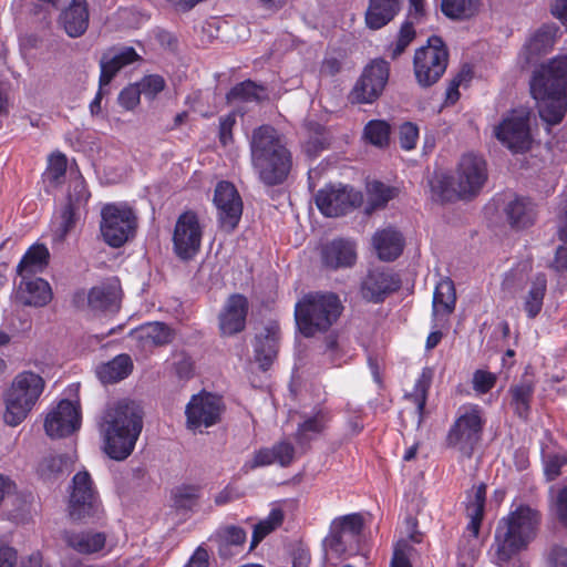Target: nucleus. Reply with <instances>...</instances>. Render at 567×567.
Returning <instances> with one entry per match:
<instances>
[{
    "instance_id": "f257e3e1",
    "label": "nucleus",
    "mask_w": 567,
    "mask_h": 567,
    "mask_svg": "<svg viewBox=\"0 0 567 567\" xmlns=\"http://www.w3.org/2000/svg\"><path fill=\"white\" fill-rule=\"evenodd\" d=\"M105 453L113 460L123 461L135 449L143 429V414L133 401H118L109 404L99 422Z\"/></svg>"
},
{
    "instance_id": "f03ea898",
    "label": "nucleus",
    "mask_w": 567,
    "mask_h": 567,
    "mask_svg": "<svg viewBox=\"0 0 567 567\" xmlns=\"http://www.w3.org/2000/svg\"><path fill=\"white\" fill-rule=\"evenodd\" d=\"M250 161L259 181L267 186L284 183L292 159L282 135L270 125L255 128L249 140Z\"/></svg>"
},
{
    "instance_id": "7ed1b4c3",
    "label": "nucleus",
    "mask_w": 567,
    "mask_h": 567,
    "mask_svg": "<svg viewBox=\"0 0 567 567\" xmlns=\"http://www.w3.org/2000/svg\"><path fill=\"white\" fill-rule=\"evenodd\" d=\"M530 93L539 116L550 125L558 124L567 110V55L551 59L535 72Z\"/></svg>"
},
{
    "instance_id": "20e7f679",
    "label": "nucleus",
    "mask_w": 567,
    "mask_h": 567,
    "mask_svg": "<svg viewBox=\"0 0 567 567\" xmlns=\"http://www.w3.org/2000/svg\"><path fill=\"white\" fill-rule=\"evenodd\" d=\"M539 523V513L525 505L499 520L494 542L495 560L499 567H505L518 551L527 547L535 538Z\"/></svg>"
},
{
    "instance_id": "39448f33",
    "label": "nucleus",
    "mask_w": 567,
    "mask_h": 567,
    "mask_svg": "<svg viewBox=\"0 0 567 567\" xmlns=\"http://www.w3.org/2000/svg\"><path fill=\"white\" fill-rule=\"evenodd\" d=\"M487 181L486 162L473 153L461 157L455 177L437 175L430 182L432 198L436 202H452L456 198L476 196Z\"/></svg>"
},
{
    "instance_id": "423d86ee",
    "label": "nucleus",
    "mask_w": 567,
    "mask_h": 567,
    "mask_svg": "<svg viewBox=\"0 0 567 567\" xmlns=\"http://www.w3.org/2000/svg\"><path fill=\"white\" fill-rule=\"evenodd\" d=\"M342 312V305L332 292H310L296 303L295 319L301 334L307 338L326 332Z\"/></svg>"
},
{
    "instance_id": "0eeeda50",
    "label": "nucleus",
    "mask_w": 567,
    "mask_h": 567,
    "mask_svg": "<svg viewBox=\"0 0 567 567\" xmlns=\"http://www.w3.org/2000/svg\"><path fill=\"white\" fill-rule=\"evenodd\" d=\"M44 389L43 379L31 371L19 373L6 396L4 422L20 424L32 410Z\"/></svg>"
},
{
    "instance_id": "6e6552de",
    "label": "nucleus",
    "mask_w": 567,
    "mask_h": 567,
    "mask_svg": "<svg viewBox=\"0 0 567 567\" xmlns=\"http://www.w3.org/2000/svg\"><path fill=\"white\" fill-rule=\"evenodd\" d=\"M485 419L483 409L473 403L457 409L454 423L447 433V445L462 455L471 457L482 437Z\"/></svg>"
},
{
    "instance_id": "1a4fd4ad",
    "label": "nucleus",
    "mask_w": 567,
    "mask_h": 567,
    "mask_svg": "<svg viewBox=\"0 0 567 567\" xmlns=\"http://www.w3.org/2000/svg\"><path fill=\"white\" fill-rule=\"evenodd\" d=\"M136 226L137 218L126 204L111 203L102 207L100 231L110 247H122L134 237Z\"/></svg>"
},
{
    "instance_id": "9d476101",
    "label": "nucleus",
    "mask_w": 567,
    "mask_h": 567,
    "mask_svg": "<svg viewBox=\"0 0 567 567\" xmlns=\"http://www.w3.org/2000/svg\"><path fill=\"white\" fill-rule=\"evenodd\" d=\"M449 62V53L439 37H431L427 44L415 51L413 68L416 82L422 87L436 83L444 74Z\"/></svg>"
},
{
    "instance_id": "9b49d317",
    "label": "nucleus",
    "mask_w": 567,
    "mask_h": 567,
    "mask_svg": "<svg viewBox=\"0 0 567 567\" xmlns=\"http://www.w3.org/2000/svg\"><path fill=\"white\" fill-rule=\"evenodd\" d=\"M68 512L74 522L100 518L101 502L92 478L85 471L76 473L72 478Z\"/></svg>"
},
{
    "instance_id": "f8f14e48",
    "label": "nucleus",
    "mask_w": 567,
    "mask_h": 567,
    "mask_svg": "<svg viewBox=\"0 0 567 567\" xmlns=\"http://www.w3.org/2000/svg\"><path fill=\"white\" fill-rule=\"evenodd\" d=\"M390 76V63L381 58L371 60L362 70L349 93L353 104H372L384 92Z\"/></svg>"
},
{
    "instance_id": "ddd939ff",
    "label": "nucleus",
    "mask_w": 567,
    "mask_h": 567,
    "mask_svg": "<svg viewBox=\"0 0 567 567\" xmlns=\"http://www.w3.org/2000/svg\"><path fill=\"white\" fill-rule=\"evenodd\" d=\"M495 137L513 153H523L532 145L529 111L519 107L508 112L499 124L494 126Z\"/></svg>"
},
{
    "instance_id": "4468645a",
    "label": "nucleus",
    "mask_w": 567,
    "mask_h": 567,
    "mask_svg": "<svg viewBox=\"0 0 567 567\" xmlns=\"http://www.w3.org/2000/svg\"><path fill=\"white\" fill-rule=\"evenodd\" d=\"M362 528L363 517L360 514L353 513L334 518L329 535L323 540L326 549L336 555L354 554Z\"/></svg>"
},
{
    "instance_id": "2eb2a0df",
    "label": "nucleus",
    "mask_w": 567,
    "mask_h": 567,
    "mask_svg": "<svg viewBox=\"0 0 567 567\" xmlns=\"http://www.w3.org/2000/svg\"><path fill=\"white\" fill-rule=\"evenodd\" d=\"M485 497L486 486L483 484L473 487L467 494L466 516L470 522L466 530L472 539H467L466 548H460L458 561L462 567H472L478 555L476 545L484 514Z\"/></svg>"
},
{
    "instance_id": "dca6fc26",
    "label": "nucleus",
    "mask_w": 567,
    "mask_h": 567,
    "mask_svg": "<svg viewBox=\"0 0 567 567\" xmlns=\"http://www.w3.org/2000/svg\"><path fill=\"white\" fill-rule=\"evenodd\" d=\"M203 227L198 216L193 212L183 213L175 225L173 247L178 258L189 260L200 249Z\"/></svg>"
},
{
    "instance_id": "f3484780",
    "label": "nucleus",
    "mask_w": 567,
    "mask_h": 567,
    "mask_svg": "<svg viewBox=\"0 0 567 567\" xmlns=\"http://www.w3.org/2000/svg\"><path fill=\"white\" fill-rule=\"evenodd\" d=\"M185 413L188 429L203 432V429H207L219 421L221 400L207 392L195 394L186 405Z\"/></svg>"
},
{
    "instance_id": "a211bd4d",
    "label": "nucleus",
    "mask_w": 567,
    "mask_h": 567,
    "mask_svg": "<svg viewBox=\"0 0 567 567\" xmlns=\"http://www.w3.org/2000/svg\"><path fill=\"white\" fill-rule=\"evenodd\" d=\"M362 199L360 193L353 188L339 185L320 189L316 195L318 209L327 217H338L359 205Z\"/></svg>"
},
{
    "instance_id": "6ab92c4d",
    "label": "nucleus",
    "mask_w": 567,
    "mask_h": 567,
    "mask_svg": "<svg viewBox=\"0 0 567 567\" xmlns=\"http://www.w3.org/2000/svg\"><path fill=\"white\" fill-rule=\"evenodd\" d=\"M214 205L220 226L228 231L233 230L243 214V202L236 187L229 182H219L214 193Z\"/></svg>"
},
{
    "instance_id": "aec40b11",
    "label": "nucleus",
    "mask_w": 567,
    "mask_h": 567,
    "mask_svg": "<svg viewBox=\"0 0 567 567\" xmlns=\"http://www.w3.org/2000/svg\"><path fill=\"white\" fill-rule=\"evenodd\" d=\"M81 425L80 406L69 400H62L45 419L44 429L50 437H64L78 431Z\"/></svg>"
},
{
    "instance_id": "412c9836",
    "label": "nucleus",
    "mask_w": 567,
    "mask_h": 567,
    "mask_svg": "<svg viewBox=\"0 0 567 567\" xmlns=\"http://www.w3.org/2000/svg\"><path fill=\"white\" fill-rule=\"evenodd\" d=\"M399 288L400 279L394 274L383 269L370 270L361 282L362 297L372 302L382 301Z\"/></svg>"
},
{
    "instance_id": "4be33fe9",
    "label": "nucleus",
    "mask_w": 567,
    "mask_h": 567,
    "mask_svg": "<svg viewBox=\"0 0 567 567\" xmlns=\"http://www.w3.org/2000/svg\"><path fill=\"white\" fill-rule=\"evenodd\" d=\"M248 301L243 295H231L219 313L221 334L233 336L245 329Z\"/></svg>"
},
{
    "instance_id": "5701e85b",
    "label": "nucleus",
    "mask_w": 567,
    "mask_h": 567,
    "mask_svg": "<svg viewBox=\"0 0 567 567\" xmlns=\"http://www.w3.org/2000/svg\"><path fill=\"white\" fill-rule=\"evenodd\" d=\"M131 338L141 351L147 352L156 347L169 343L174 338V333L167 324L154 321L146 322L132 330Z\"/></svg>"
},
{
    "instance_id": "b1692460",
    "label": "nucleus",
    "mask_w": 567,
    "mask_h": 567,
    "mask_svg": "<svg viewBox=\"0 0 567 567\" xmlns=\"http://www.w3.org/2000/svg\"><path fill=\"white\" fill-rule=\"evenodd\" d=\"M137 59L138 54L132 47L111 48L105 51L100 60L101 86H107L121 69Z\"/></svg>"
},
{
    "instance_id": "393cba45",
    "label": "nucleus",
    "mask_w": 567,
    "mask_h": 567,
    "mask_svg": "<svg viewBox=\"0 0 567 567\" xmlns=\"http://www.w3.org/2000/svg\"><path fill=\"white\" fill-rule=\"evenodd\" d=\"M321 258L331 269L352 267L357 261V246L349 239H333L322 247Z\"/></svg>"
},
{
    "instance_id": "a878e982",
    "label": "nucleus",
    "mask_w": 567,
    "mask_h": 567,
    "mask_svg": "<svg viewBox=\"0 0 567 567\" xmlns=\"http://www.w3.org/2000/svg\"><path fill=\"white\" fill-rule=\"evenodd\" d=\"M89 6L86 0H70L62 10L59 23L71 38H79L89 28Z\"/></svg>"
},
{
    "instance_id": "bb28decb",
    "label": "nucleus",
    "mask_w": 567,
    "mask_h": 567,
    "mask_svg": "<svg viewBox=\"0 0 567 567\" xmlns=\"http://www.w3.org/2000/svg\"><path fill=\"white\" fill-rule=\"evenodd\" d=\"M279 339V324L277 322L267 323L255 338V359L262 370H267L277 355Z\"/></svg>"
},
{
    "instance_id": "cd10ccee",
    "label": "nucleus",
    "mask_w": 567,
    "mask_h": 567,
    "mask_svg": "<svg viewBox=\"0 0 567 567\" xmlns=\"http://www.w3.org/2000/svg\"><path fill=\"white\" fill-rule=\"evenodd\" d=\"M17 296L24 306L44 307L53 297L49 282L42 278L20 277Z\"/></svg>"
},
{
    "instance_id": "c85d7f7f",
    "label": "nucleus",
    "mask_w": 567,
    "mask_h": 567,
    "mask_svg": "<svg viewBox=\"0 0 567 567\" xmlns=\"http://www.w3.org/2000/svg\"><path fill=\"white\" fill-rule=\"evenodd\" d=\"M329 420L328 412L322 409L303 416L295 434V440L301 452L307 451L310 442L326 430Z\"/></svg>"
},
{
    "instance_id": "c756f323",
    "label": "nucleus",
    "mask_w": 567,
    "mask_h": 567,
    "mask_svg": "<svg viewBox=\"0 0 567 567\" xmlns=\"http://www.w3.org/2000/svg\"><path fill=\"white\" fill-rule=\"evenodd\" d=\"M121 286L116 278L93 287L89 292V306L93 310L114 311L118 308Z\"/></svg>"
},
{
    "instance_id": "7c9ffc66",
    "label": "nucleus",
    "mask_w": 567,
    "mask_h": 567,
    "mask_svg": "<svg viewBox=\"0 0 567 567\" xmlns=\"http://www.w3.org/2000/svg\"><path fill=\"white\" fill-rule=\"evenodd\" d=\"M400 9V0H369L365 24L371 30H379L392 21Z\"/></svg>"
},
{
    "instance_id": "2f4dec72",
    "label": "nucleus",
    "mask_w": 567,
    "mask_h": 567,
    "mask_svg": "<svg viewBox=\"0 0 567 567\" xmlns=\"http://www.w3.org/2000/svg\"><path fill=\"white\" fill-rule=\"evenodd\" d=\"M64 540L73 550L83 555H93L102 551L106 545V535L102 532H70L65 533Z\"/></svg>"
},
{
    "instance_id": "473e14b6",
    "label": "nucleus",
    "mask_w": 567,
    "mask_h": 567,
    "mask_svg": "<svg viewBox=\"0 0 567 567\" xmlns=\"http://www.w3.org/2000/svg\"><path fill=\"white\" fill-rule=\"evenodd\" d=\"M372 241L379 258L384 261L398 258L404 245L402 235L391 227L377 231Z\"/></svg>"
},
{
    "instance_id": "72a5a7b5",
    "label": "nucleus",
    "mask_w": 567,
    "mask_h": 567,
    "mask_svg": "<svg viewBox=\"0 0 567 567\" xmlns=\"http://www.w3.org/2000/svg\"><path fill=\"white\" fill-rule=\"evenodd\" d=\"M505 216L513 228H526L535 221L534 204L524 197H516L504 208Z\"/></svg>"
},
{
    "instance_id": "f704fd0d",
    "label": "nucleus",
    "mask_w": 567,
    "mask_h": 567,
    "mask_svg": "<svg viewBox=\"0 0 567 567\" xmlns=\"http://www.w3.org/2000/svg\"><path fill=\"white\" fill-rule=\"evenodd\" d=\"M49 250L42 244L32 245L17 266L19 277H30L41 272L49 262Z\"/></svg>"
},
{
    "instance_id": "c9c22d12",
    "label": "nucleus",
    "mask_w": 567,
    "mask_h": 567,
    "mask_svg": "<svg viewBox=\"0 0 567 567\" xmlns=\"http://www.w3.org/2000/svg\"><path fill=\"white\" fill-rule=\"evenodd\" d=\"M456 303V292L454 282L450 278H443L436 285L433 293V316L447 317L454 309Z\"/></svg>"
},
{
    "instance_id": "e433bc0d",
    "label": "nucleus",
    "mask_w": 567,
    "mask_h": 567,
    "mask_svg": "<svg viewBox=\"0 0 567 567\" xmlns=\"http://www.w3.org/2000/svg\"><path fill=\"white\" fill-rule=\"evenodd\" d=\"M547 290V278L545 274H537L533 277L529 288L523 298V308L529 319L536 318L544 303Z\"/></svg>"
},
{
    "instance_id": "4c0bfd02",
    "label": "nucleus",
    "mask_w": 567,
    "mask_h": 567,
    "mask_svg": "<svg viewBox=\"0 0 567 567\" xmlns=\"http://www.w3.org/2000/svg\"><path fill=\"white\" fill-rule=\"evenodd\" d=\"M555 32L556 29L554 27L544 25L528 39L523 50L526 62H533L553 48L555 43Z\"/></svg>"
},
{
    "instance_id": "58836bf2",
    "label": "nucleus",
    "mask_w": 567,
    "mask_h": 567,
    "mask_svg": "<svg viewBox=\"0 0 567 567\" xmlns=\"http://www.w3.org/2000/svg\"><path fill=\"white\" fill-rule=\"evenodd\" d=\"M133 369V362L127 354H118L111 361L96 368V375L102 383H115L125 379Z\"/></svg>"
},
{
    "instance_id": "ea45409f",
    "label": "nucleus",
    "mask_w": 567,
    "mask_h": 567,
    "mask_svg": "<svg viewBox=\"0 0 567 567\" xmlns=\"http://www.w3.org/2000/svg\"><path fill=\"white\" fill-rule=\"evenodd\" d=\"M480 7L478 0H442V12L450 19L464 20L473 17Z\"/></svg>"
},
{
    "instance_id": "a19ab883",
    "label": "nucleus",
    "mask_w": 567,
    "mask_h": 567,
    "mask_svg": "<svg viewBox=\"0 0 567 567\" xmlns=\"http://www.w3.org/2000/svg\"><path fill=\"white\" fill-rule=\"evenodd\" d=\"M79 212L64 206L52 223V240L53 243H63L75 225Z\"/></svg>"
},
{
    "instance_id": "79ce46f5",
    "label": "nucleus",
    "mask_w": 567,
    "mask_h": 567,
    "mask_svg": "<svg viewBox=\"0 0 567 567\" xmlns=\"http://www.w3.org/2000/svg\"><path fill=\"white\" fill-rule=\"evenodd\" d=\"M228 99L244 102H261L268 99L267 89L252 81H244L235 85L228 93Z\"/></svg>"
},
{
    "instance_id": "37998d69",
    "label": "nucleus",
    "mask_w": 567,
    "mask_h": 567,
    "mask_svg": "<svg viewBox=\"0 0 567 567\" xmlns=\"http://www.w3.org/2000/svg\"><path fill=\"white\" fill-rule=\"evenodd\" d=\"M91 194L87 189L86 183L81 175H76L69 183L68 200L65 206L76 212L85 208Z\"/></svg>"
},
{
    "instance_id": "c03bdc74",
    "label": "nucleus",
    "mask_w": 567,
    "mask_h": 567,
    "mask_svg": "<svg viewBox=\"0 0 567 567\" xmlns=\"http://www.w3.org/2000/svg\"><path fill=\"white\" fill-rule=\"evenodd\" d=\"M284 518V511L279 507H274L265 519L255 525L251 548L257 546L267 535L278 528L282 524Z\"/></svg>"
},
{
    "instance_id": "a18cd8bd",
    "label": "nucleus",
    "mask_w": 567,
    "mask_h": 567,
    "mask_svg": "<svg viewBox=\"0 0 567 567\" xmlns=\"http://www.w3.org/2000/svg\"><path fill=\"white\" fill-rule=\"evenodd\" d=\"M367 192L371 209L385 206V204L395 196V188L378 181L368 183Z\"/></svg>"
},
{
    "instance_id": "49530a36",
    "label": "nucleus",
    "mask_w": 567,
    "mask_h": 567,
    "mask_svg": "<svg viewBox=\"0 0 567 567\" xmlns=\"http://www.w3.org/2000/svg\"><path fill=\"white\" fill-rule=\"evenodd\" d=\"M72 464L73 458L69 455H50L39 464V473L45 478H51L66 471Z\"/></svg>"
},
{
    "instance_id": "de8ad7c7",
    "label": "nucleus",
    "mask_w": 567,
    "mask_h": 567,
    "mask_svg": "<svg viewBox=\"0 0 567 567\" xmlns=\"http://www.w3.org/2000/svg\"><path fill=\"white\" fill-rule=\"evenodd\" d=\"M512 404L516 413L520 417H526L529 410V401L533 394V386L529 382L524 381L512 390Z\"/></svg>"
},
{
    "instance_id": "09e8293b",
    "label": "nucleus",
    "mask_w": 567,
    "mask_h": 567,
    "mask_svg": "<svg viewBox=\"0 0 567 567\" xmlns=\"http://www.w3.org/2000/svg\"><path fill=\"white\" fill-rule=\"evenodd\" d=\"M200 488L196 485H181L173 489V501L177 508L192 509L199 497Z\"/></svg>"
},
{
    "instance_id": "8fccbe9b",
    "label": "nucleus",
    "mask_w": 567,
    "mask_h": 567,
    "mask_svg": "<svg viewBox=\"0 0 567 567\" xmlns=\"http://www.w3.org/2000/svg\"><path fill=\"white\" fill-rule=\"evenodd\" d=\"M431 382V374L427 371H423L420 378L416 380L413 393L406 398L411 400L416 408L419 413V423L421 422L422 414L426 403V393Z\"/></svg>"
},
{
    "instance_id": "3c124183",
    "label": "nucleus",
    "mask_w": 567,
    "mask_h": 567,
    "mask_svg": "<svg viewBox=\"0 0 567 567\" xmlns=\"http://www.w3.org/2000/svg\"><path fill=\"white\" fill-rule=\"evenodd\" d=\"M390 126L385 121L372 120L364 127V136L377 146H383L389 141Z\"/></svg>"
},
{
    "instance_id": "603ef678",
    "label": "nucleus",
    "mask_w": 567,
    "mask_h": 567,
    "mask_svg": "<svg viewBox=\"0 0 567 567\" xmlns=\"http://www.w3.org/2000/svg\"><path fill=\"white\" fill-rule=\"evenodd\" d=\"M567 466V453L548 454L544 460V474L547 481L556 480Z\"/></svg>"
},
{
    "instance_id": "864d4df0",
    "label": "nucleus",
    "mask_w": 567,
    "mask_h": 567,
    "mask_svg": "<svg viewBox=\"0 0 567 567\" xmlns=\"http://www.w3.org/2000/svg\"><path fill=\"white\" fill-rule=\"evenodd\" d=\"M414 35H415V31L413 29V25L409 22L404 23L401 27L398 40L395 41V43H393L389 47V53H390L391 58L395 59L399 55H401L404 52V50L406 49V47L412 42V40L414 39Z\"/></svg>"
},
{
    "instance_id": "5fc2aeb1",
    "label": "nucleus",
    "mask_w": 567,
    "mask_h": 567,
    "mask_svg": "<svg viewBox=\"0 0 567 567\" xmlns=\"http://www.w3.org/2000/svg\"><path fill=\"white\" fill-rule=\"evenodd\" d=\"M68 161L62 153H54L49 157L47 178L54 184L60 183L66 172Z\"/></svg>"
},
{
    "instance_id": "6e6d98bb",
    "label": "nucleus",
    "mask_w": 567,
    "mask_h": 567,
    "mask_svg": "<svg viewBox=\"0 0 567 567\" xmlns=\"http://www.w3.org/2000/svg\"><path fill=\"white\" fill-rule=\"evenodd\" d=\"M141 93L150 99H154L165 87V81L161 75L152 74L144 76L137 84Z\"/></svg>"
},
{
    "instance_id": "4d7b16f0",
    "label": "nucleus",
    "mask_w": 567,
    "mask_h": 567,
    "mask_svg": "<svg viewBox=\"0 0 567 567\" xmlns=\"http://www.w3.org/2000/svg\"><path fill=\"white\" fill-rule=\"evenodd\" d=\"M399 140L403 150H413L416 146V142L419 140V127L411 122L403 123L400 126Z\"/></svg>"
},
{
    "instance_id": "13d9d810",
    "label": "nucleus",
    "mask_w": 567,
    "mask_h": 567,
    "mask_svg": "<svg viewBox=\"0 0 567 567\" xmlns=\"http://www.w3.org/2000/svg\"><path fill=\"white\" fill-rule=\"evenodd\" d=\"M274 463H276V460L272 447L261 449L254 454L251 460L245 462V464L243 465V471L245 473H248L257 467L268 466Z\"/></svg>"
},
{
    "instance_id": "bf43d9fd",
    "label": "nucleus",
    "mask_w": 567,
    "mask_h": 567,
    "mask_svg": "<svg viewBox=\"0 0 567 567\" xmlns=\"http://www.w3.org/2000/svg\"><path fill=\"white\" fill-rule=\"evenodd\" d=\"M175 373L181 380H189L194 375V361L185 352H178L174 359Z\"/></svg>"
},
{
    "instance_id": "052dcab7",
    "label": "nucleus",
    "mask_w": 567,
    "mask_h": 567,
    "mask_svg": "<svg viewBox=\"0 0 567 567\" xmlns=\"http://www.w3.org/2000/svg\"><path fill=\"white\" fill-rule=\"evenodd\" d=\"M473 389L481 394L488 392L496 383V375L485 370H477L473 374Z\"/></svg>"
},
{
    "instance_id": "680f3d73",
    "label": "nucleus",
    "mask_w": 567,
    "mask_h": 567,
    "mask_svg": "<svg viewBox=\"0 0 567 567\" xmlns=\"http://www.w3.org/2000/svg\"><path fill=\"white\" fill-rule=\"evenodd\" d=\"M276 463L280 466H288L295 457V447L288 441H280L272 446Z\"/></svg>"
},
{
    "instance_id": "e2e57ef3",
    "label": "nucleus",
    "mask_w": 567,
    "mask_h": 567,
    "mask_svg": "<svg viewBox=\"0 0 567 567\" xmlns=\"http://www.w3.org/2000/svg\"><path fill=\"white\" fill-rule=\"evenodd\" d=\"M412 546L406 540L396 543L390 567H412L409 555Z\"/></svg>"
},
{
    "instance_id": "0e129e2a",
    "label": "nucleus",
    "mask_w": 567,
    "mask_h": 567,
    "mask_svg": "<svg viewBox=\"0 0 567 567\" xmlns=\"http://www.w3.org/2000/svg\"><path fill=\"white\" fill-rule=\"evenodd\" d=\"M553 508L557 520L567 529V485L557 492Z\"/></svg>"
},
{
    "instance_id": "69168bd1",
    "label": "nucleus",
    "mask_w": 567,
    "mask_h": 567,
    "mask_svg": "<svg viewBox=\"0 0 567 567\" xmlns=\"http://www.w3.org/2000/svg\"><path fill=\"white\" fill-rule=\"evenodd\" d=\"M141 90L137 85H130L123 89L118 95V103L125 110H133L140 103Z\"/></svg>"
},
{
    "instance_id": "338daca9",
    "label": "nucleus",
    "mask_w": 567,
    "mask_h": 567,
    "mask_svg": "<svg viewBox=\"0 0 567 567\" xmlns=\"http://www.w3.org/2000/svg\"><path fill=\"white\" fill-rule=\"evenodd\" d=\"M557 234L559 240L567 243V193L564 195L560 203Z\"/></svg>"
},
{
    "instance_id": "774afa93",
    "label": "nucleus",
    "mask_w": 567,
    "mask_h": 567,
    "mask_svg": "<svg viewBox=\"0 0 567 567\" xmlns=\"http://www.w3.org/2000/svg\"><path fill=\"white\" fill-rule=\"evenodd\" d=\"M548 560L551 567H567V548L563 546L553 547Z\"/></svg>"
}]
</instances>
